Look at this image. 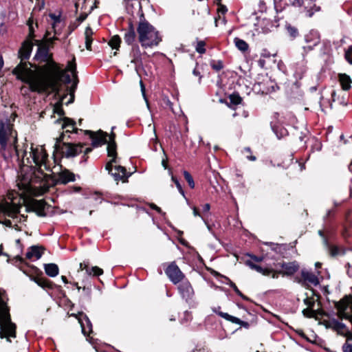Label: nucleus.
Wrapping results in <instances>:
<instances>
[{
    "label": "nucleus",
    "mask_w": 352,
    "mask_h": 352,
    "mask_svg": "<svg viewBox=\"0 0 352 352\" xmlns=\"http://www.w3.org/2000/svg\"><path fill=\"white\" fill-rule=\"evenodd\" d=\"M12 149V158H16L20 166H30L35 177L39 179L45 177L44 170L51 171L48 164V154L43 146H31L30 157H26V151H20L16 146H10Z\"/></svg>",
    "instance_id": "nucleus-1"
},
{
    "label": "nucleus",
    "mask_w": 352,
    "mask_h": 352,
    "mask_svg": "<svg viewBox=\"0 0 352 352\" xmlns=\"http://www.w3.org/2000/svg\"><path fill=\"white\" fill-rule=\"evenodd\" d=\"M17 133L13 129L8 116L0 113V154L8 162L12 159V149L10 146H16Z\"/></svg>",
    "instance_id": "nucleus-2"
},
{
    "label": "nucleus",
    "mask_w": 352,
    "mask_h": 352,
    "mask_svg": "<svg viewBox=\"0 0 352 352\" xmlns=\"http://www.w3.org/2000/svg\"><path fill=\"white\" fill-rule=\"evenodd\" d=\"M116 134L111 133L109 136V141L107 140V153L109 157H112V160H110L105 166V169L108 171L114 179L115 181L122 180L125 182L127 179L131 176V173H128L125 167L120 165H115L113 164H117L118 162L117 159V151H116V144L115 142Z\"/></svg>",
    "instance_id": "nucleus-3"
},
{
    "label": "nucleus",
    "mask_w": 352,
    "mask_h": 352,
    "mask_svg": "<svg viewBox=\"0 0 352 352\" xmlns=\"http://www.w3.org/2000/svg\"><path fill=\"white\" fill-rule=\"evenodd\" d=\"M141 16L143 19H140L137 28L138 40L141 46L148 48L158 45L162 41L160 32L144 18L143 14Z\"/></svg>",
    "instance_id": "nucleus-4"
},
{
    "label": "nucleus",
    "mask_w": 352,
    "mask_h": 352,
    "mask_svg": "<svg viewBox=\"0 0 352 352\" xmlns=\"http://www.w3.org/2000/svg\"><path fill=\"white\" fill-rule=\"evenodd\" d=\"M6 292L0 288V337H16V325L11 321L10 309L7 306Z\"/></svg>",
    "instance_id": "nucleus-5"
},
{
    "label": "nucleus",
    "mask_w": 352,
    "mask_h": 352,
    "mask_svg": "<svg viewBox=\"0 0 352 352\" xmlns=\"http://www.w3.org/2000/svg\"><path fill=\"white\" fill-rule=\"evenodd\" d=\"M28 85V87L23 86L21 92L23 96H28L30 91L41 93L46 91L49 88L58 91L56 83L47 78H24L20 80Z\"/></svg>",
    "instance_id": "nucleus-6"
},
{
    "label": "nucleus",
    "mask_w": 352,
    "mask_h": 352,
    "mask_svg": "<svg viewBox=\"0 0 352 352\" xmlns=\"http://www.w3.org/2000/svg\"><path fill=\"white\" fill-rule=\"evenodd\" d=\"M64 133H62L58 138H56L54 148L55 151H59L66 158L74 157L82 153L83 144H74L61 142L64 138Z\"/></svg>",
    "instance_id": "nucleus-7"
},
{
    "label": "nucleus",
    "mask_w": 352,
    "mask_h": 352,
    "mask_svg": "<svg viewBox=\"0 0 352 352\" xmlns=\"http://www.w3.org/2000/svg\"><path fill=\"white\" fill-rule=\"evenodd\" d=\"M261 81H256L253 85V89L262 95H267L278 89L277 84L267 76H262Z\"/></svg>",
    "instance_id": "nucleus-8"
},
{
    "label": "nucleus",
    "mask_w": 352,
    "mask_h": 352,
    "mask_svg": "<svg viewBox=\"0 0 352 352\" xmlns=\"http://www.w3.org/2000/svg\"><path fill=\"white\" fill-rule=\"evenodd\" d=\"M301 278H297L296 281L300 283L302 286L304 287H311V286H317L320 284L319 279L316 275H315L312 272L309 271L306 269H302L301 272Z\"/></svg>",
    "instance_id": "nucleus-9"
},
{
    "label": "nucleus",
    "mask_w": 352,
    "mask_h": 352,
    "mask_svg": "<svg viewBox=\"0 0 352 352\" xmlns=\"http://www.w3.org/2000/svg\"><path fill=\"white\" fill-rule=\"evenodd\" d=\"M165 273L173 284L183 280L184 275L175 262L171 263L165 270Z\"/></svg>",
    "instance_id": "nucleus-10"
},
{
    "label": "nucleus",
    "mask_w": 352,
    "mask_h": 352,
    "mask_svg": "<svg viewBox=\"0 0 352 352\" xmlns=\"http://www.w3.org/2000/svg\"><path fill=\"white\" fill-rule=\"evenodd\" d=\"M129 56L131 58V63L134 65L135 69L137 73L139 70L143 67L142 53L139 45L137 43L131 45V50L129 53Z\"/></svg>",
    "instance_id": "nucleus-11"
},
{
    "label": "nucleus",
    "mask_w": 352,
    "mask_h": 352,
    "mask_svg": "<svg viewBox=\"0 0 352 352\" xmlns=\"http://www.w3.org/2000/svg\"><path fill=\"white\" fill-rule=\"evenodd\" d=\"M274 268L279 267H281L283 271H279V273L286 276H292L300 268L299 263L296 261L288 263L283 262L281 263H276L274 262Z\"/></svg>",
    "instance_id": "nucleus-12"
},
{
    "label": "nucleus",
    "mask_w": 352,
    "mask_h": 352,
    "mask_svg": "<svg viewBox=\"0 0 352 352\" xmlns=\"http://www.w3.org/2000/svg\"><path fill=\"white\" fill-rule=\"evenodd\" d=\"M307 60L303 58L300 61L294 63L292 65L293 76L296 80V84L298 80H301L307 73L308 67L307 66Z\"/></svg>",
    "instance_id": "nucleus-13"
},
{
    "label": "nucleus",
    "mask_w": 352,
    "mask_h": 352,
    "mask_svg": "<svg viewBox=\"0 0 352 352\" xmlns=\"http://www.w3.org/2000/svg\"><path fill=\"white\" fill-rule=\"evenodd\" d=\"M178 289L182 298L185 299L186 301L192 298L194 289L188 280H182L178 285Z\"/></svg>",
    "instance_id": "nucleus-14"
},
{
    "label": "nucleus",
    "mask_w": 352,
    "mask_h": 352,
    "mask_svg": "<svg viewBox=\"0 0 352 352\" xmlns=\"http://www.w3.org/2000/svg\"><path fill=\"white\" fill-rule=\"evenodd\" d=\"M85 133L90 135L91 145L93 147H98L102 144H107V138L109 136L107 133H104L102 131H100L98 135L91 131H85Z\"/></svg>",
    "instance_id": "nucleus-15"
},
{
    "label": "nucleus",
    "mask_w": 352,
    "mask_h": 352,
    "mask_svg": "<svg viewBox=\"0 0 352 352\" xmlns=\"http://www.w3.org/2000/svg\"><path fill=\"white\" fill-rule=\"evenodd\" d=\"M34 47V43L32 41H29V40H25L22 44L21 47L18 52V57L21 60H27L30 58L32 50Z\"/></svg>",
    "instance_id": "nucleus-16"
},
{
    "label": "nucleus",
    "mask_w": 352,
    "mask_h": 352,
    "mask_svg": "<svg viewBox=\"0 0 352 352\" xmlns=\"http://www.w3.org/2000/svg\"><path fill=\"white\" fill-rule=\"evenodd\" d=\"M76 180V175L67 168H61V170L57 174L56 184H67L70 182Z\"/></svg>",
    "instance_id": "nucleus-17"
},
{
    "label": "nucleus",
    "mask_w": 352,
    "mask_h": 352,
    "mask_svg": "<svg viewBox=\"0 0 352 352\" xmlns=\"http://www.w3.org/2000/svg\"><path fill=\"white\" fill-rule=\"evenodd\" d=\"M246 265L250 267L252 270L256 271L265 276H269L274 270V263H267L265 267H261L258 265L254 264L252 261L248 260L245 261Z\"/></svg>",
    "instance_id": "nucleus-18"
},
{
    "label": "nucleus",
    "mask_w": 352,
    "mask_h": 352,
    "mask_svg": "<svg viewBox=\"0 0 352 352\" xmlns=\"http://www.w3.org/2000/svg\"><path fill=\"white\" fill-rule=\"evenodd\" d=\"M326 327L336 331L338 335L342 336L347 329L346 325L335 318H330L326 322Z\"/></svg>",
    "instance_id": "nucleus-19"
},
{
    "label": "nucleus",
    "mask_w": 352,
    "mask_h": 352,
    "mask_svg": "<svg viewBox=\"0 0 352 352\" xmlns=\"http://www.w3.org/2000/svg\"><path fill=\"white\" fill-rule=\"evenodd\" d=\"M23 272L30 277V280L35 282L38 286L43 289H53L56 285L51 280L47 278H38L30 275L27 270H23Z\"/></svg>",
    "instance_id": "nucleus-20"
},
{
    "label": "nucleus",
    "mask_w": 352,
    "mask_h": 352,
    "mask_svg": "<svg viewBox=\"0 0 352 352\" xmlns=\"http://www.w3.org/2000/svg\"><path fill=\"white\" fill-rule=\"evenodd\" d=\"M29 72L30 69L28 68V63L21 60L20 63L12 70V74L16 76L18 80L28 78L27 75Z\"/></svg>",
    "instance_id": "nucleus-21"
},
{
    "label": "nucleus",
    "mask_w": 352,
    "mask_h": 352,
    "mask_svg": "<svg viewBox=\"0 0 352 352\" xmlns=\"http://www.w3.org/2000/svg\"><path fill=\"white\" fill-rule=\"evenodd\" d=\"M78 321L82 328V333L85 336H88L92 332V324L87 316L83 313L79 314Z\"/></svg>",
    "instance_id": "nucleus-22"
},
{
    "label": "nucleus",
    "mask_w": 352,
    "mask_h": 352,
    "mask_svg": "<svg viewBox=\"0 0 352 352\" xmlns=\"http://www.w3.org/2000/svg\"><path fill=\"white\" fill-rule=\"evenodd\" d=\"M43 248L42 246L39 245H32L29 248L28 252H26L25 256L28 259H39L42 255Z\"/></svg>",
    "instance_id": "nucleus-23"
},
{
    "label": "nucleus",
    "mask_w": 352,
    "mask_h": 352,
    "mask_svg": "<svg viewBox=\"0 0 352 352\" xmlns=\"http://www.w3.org/2000/svg\"><path fill=\"white\" fill-rule=\"evenodd\" d=\"M49 55V47L46 45H38L34 58L43 62L47 61Z\"/></svg>",
    "instance_id": "nucleus-24"
},
{
    "label": "nucleus",
    "mask_w": 352,
    "mask_h": 352,
    "mask_svg": "<svg viewBox=\"0 0 352 352\" xmlns=\"http://www.w3.org/2000/svg\"><path fill=\"white\" fill-rule=\"evenodd\" d=\"M80 266L82 270H85L88 276H99L103 274V270L97 266L89 267L85 263H80Z\"/></svg>",
    "instance_id": "nucleus-25"
},
{
    "label": "nucleus",
    "mask_w": 352,
    "mask_h": 352,
    "mask_svg": "<svg viewBox=\"0 0 352 352\" xmlns=\"http://www.w3.org/2000/svg\"><path fill=\"white\" fill-rule=\"evenodd\" d=\"M305 41L307 44L317 45L320 42L319 34L316 31H311L305 36Z\"/></svg>",
    "instance_id": "nucleus-26"
},
{
    "label": "nucleus",
    "mask_w": 352,
    "mask_h": 352,
    "mask_svg": "<svg viewBox=\"0 0 352 352\" xmlns=\"http://www.w3.org/2000/svg\"><path fill=\"white\" fill-rule=\"evenodd\" d=\"M75 126H76L75 121H74L73 120L68 118H64L63 123L62 124V128L67 129L65 131L66 133H72V132L77 133L78 129Z\"/></svg>",
    "instance_id": "nucleus-27"
},
{
    "label": "nucleus",
    "mask_w": 352,
    "mask_h": 352,
    "mask_svg": "<svg viewBox=\"0 0 352 352\" xmlns=\"http://www.w3.org/2000/svg\"><path fill=\"white\" fill-rule=\"evenodd\" d=\"M44 270L46 274L50 277H55L58 274L59 269L55 263H47L44 265Z\"/></svg>",
    "instance_id": "nucleus-28"
},
{
    "label": "nucleus",
    "mask_w": 352,
    "mask_h": 352,
    "mask_svg": "<svg viewBox=\"0 0 352 352\" xmlns=\"http://www.w3.org/2000/svg\"><path fill=\"white\" fill-rule=\"evenodd\" d=\"M325 247L328 249L329 254L331 256H336L338 255H344V254H345L346 251V250L345 248H340L337 245H331L329 243V245L325 246Z\"/></svg>",
    "instance_id": "nucleus-29"
},
{
    "label": "nucleus",
    "mask_w": 352,
    "mask_h": 352,
    "mask_svg": "<svg viewBox=\"0 0 352 352\" xmlns=\"http://www.w3.org/2000/svg\"><path fill=\"white\" fill-rule=\"evenodd\" d=\"M265 244L270 245L273 252L281 256H283L284 252L286 251V246L284 244L274 243L272 242H266Z\"/></svg>",
    "instance_id": "nucleus-30"
},
{
    "label": "nucleus",
    "mask_w": 352,
    "mask_h": 352,
    "mask_svg": "<svg viewBox=\"0 0 352 352\" xmlns=\"http://www.w3.org/2000/svg\"><path fill=\"white\" fill-rule=\"evenodd\" d=\"M226 282H225V284L228 285L230 287L233 289L234 292L240 296L243 300L249 301L250 298L242 294V292L238 289L237 286L234 283H233L229 278L225 277Z\"/></svg>",
    "instance_id": "nucleus-31"
},
{
    "label": "nucleus",
    "mask_w": 352,
    "mask_h": 352,
    "mask_svg": "<svg viewBox=\"0 0 352 352\" xmlns=\"http://www.w3.org/2000/svg\"><path fill=\"white\" fill-rule=\"evenodd\" d=\"M234 43L239 50L243 52L248 50L249 45L244 40L236 37L234 39Z\"/></svg>",
    "instance_id": "nucleus-32"
},
{
    "label": "nucleus",
    "mask_w": 352,
    "mask_h": 352,
    "mask_svg": "<svg viewBox=\"0 0 352 352\" xmlns=\"http://www.w3.org/2000/svg\"><path fill=\"white\" fill-rule=\"evenodd\" d=\"M308 3V5L313 4V6H310V8H308V6H305V9L306 10V15L309 17H311L316 12H318L320 10V6H317L314 3V0L312 1H307Z\"/></svg>",
    "instance_id": "nucleus-33"
},
{
    "label": "nucleus",
    "mask_w": 352,
    "mask_h": 352,
    "mask_svg": "<svg viewBox=\"0 0 352 352\" xmlns=\"http://www.w3.org/2000/svg\"><path fill=\"white\" fill-rule=\"evenodd\" d=\"M285 29L287 33L292 40L295 39L299 34L297 28L292 25L290 23H286Z\"/></svg>",
    "instance_id": "nucleus-34"
},
{
    "label": "nucleus",
    "mask_w": 352,
    "mask_h": 352,
    "mask_svg": "<svg viewBox=\"0 0 352 352\" xmlns=\"http://www.w3.org/2000/svg\"><path fill=\"white\" fill-rule=\"evenodd\" d=\"M135 38H136L135 32H127V31L125 32L124 35V42L128 45H134Z\"/></svg>",
    "instance_id": "nucleus-35"
},
{
    "label": "nucleus",
    "mask_w": 352,
    "mask_h": 352,
    "mask_svg": "<svg viewBox=\"0 0 352 352\" xmlns=\"http://www.w3.org/2000/svg\"><path fill=\"white\" fill-rule=\"evenodd\" d=\"M66 71L72 73L74 79H77L76 64L75 62V57H73L71 61H69L66 67Z\"/></svg>",
    "instance_id": "nucleus-36"
},
{
    "label": "nucleus",
    "mask_w": 352,
    "mask_h": 352,
    "mask_svg": "<svg viewBox=\"0 0 352 352\" xmlns=\"http://www.w3.org/2000/svg\"><path fill=\"white\" fill-rule=\"evenodd\" d=\"M121 43V38L118 35H115L111 38L109 41V45L116 50H118Z\"/></svg>",
    "instance_id": "nucleus-37"
},
{
    "label": "nucleus",
    "mask_w": 352,
    "mask_h": 352,
    "mask_svg": "<svg viewBox=\"0 0 352 352\" xmlns=\"http://www.w3.org/2000/svg\"><path fill=\"white\" fill-rule=\"evenodd\" d=\"M273 131L276 134V137L278 139H280L281 138L285 136L287 134V131L286 129L283 127H278V126H272Z\"/></svg>",
    "instance_id": "nucleus-38"
},
{
    "label": "nucleus",
    "mask_w": 352,
    "mask_h": 352,
    "mask_svg": "<svg viewBox=\"0 0 352 352\" xmlns=\"http://www.w3.org/2000/svg\"><path fill=\"white\" fill-rule=\"evenodd\" d=\"M91 284H89L88 285H84L82 289V292L84 296L86 298L87 301L90 302L91 300V293H92V288H91Z\"/></svg>",
    "instance_id": "nucleus-39"
},
{
    "label": "nucleus",
    "mask_w": 352,
    "mask_h": 352,
    "mask_svg": "<svg viewBox=\"0 0 352 352\" xmlns=\"http://www.w3.org/2000/svg\"><path fill=\"white\" fill-rule=\"evenodd\" d=\"M34 206L35 207L38 209V212H37V214L38 216H41V217H43L45 216V213L43 212L44 210V208H45V202L43 201H41V200H36L34 201Z\"/></svg>",
    "instance_id": "nucleus-40"
},
{
    "label": "nucleus",
    "mask_w": 352,
    "mask_h": 352,
    "mask_svg": "<svg viewBox=\"0 0 352 352\" xmlns=\"http://www.w3.org/2000/svg\"><path fill=\"white\" fill-rule=\"evenodd\" d=\"M229 100L230 104L233 105L239 104L242 101L241 97L237 93H233L232 94L230 95Z\"/></svg>",
    "instance_id": "nucleus-41"
},
{
    "label": "nucleus",
    "mask_w": 352,
    "mask_h": 352,
    "mask_svg": "<svg viewBox=\"0 0 352 352\" xmlns=\"http://www.w3.org/2000/svg\"><path fill=\"white\" fill-rule=\"evenodd\" d=\"M340 82H341L342 87L343 89L348 90L351 88V85H350L351 79H350L349 76H348L345 74L343 75L341 77Z\"/></svg>",
    "instance_id": "nucleus-42"
},
{
    "label": "nucleus",
    "mask_w": 352,
    "mask_h": 352,
    "mask_svg": "<svg viewBox=\"0 0 352 352\" xmlns=\"http://www.w3.org/2000/svg\"><path fill=\"white\" fill-rule=\"evenodd\" d=\"M183 175H184V177L185 179L186 180L188 186H190V188H195V182H194V179H193L192 175H190V173L187 170H184Z\"/></svg>",
    "instance_id": "nucleus-43"
},
{
    "label": "nucleus",
    "mask_w": 352,
    "mask_h": 352,
    "mask_svg": "<svg viewBox=\"0 0 352 352\" xmlns=\"http://www.w3.org/2000/svg\"><path fill=\"white\" fill-rule=\"evenodd\" d=\"M171 180L175 183V186H176V187H177V190H179V193H180V194H181V195H182V196H183L186 199H187V198H186V195H185V192H184V190H183L182 186V185H181V184H180V182H179V179H178L176 177H175V176L172 175V177H171Z\"/></svg>",
    "instance_id": "nucleus-44"
},
{
    "label": "nucleus",
    "mask_w": 352,
    "mask_h": 352,
    "mask_svg": "<svg viewBox=\"0 0 352 352\" xmlns=\"http://www.w3.org/2000/svg\"><path fill=\"white\" fill-rule=\"evenodd\" d=\"M210 67L216 72H219L223 67V64L221 60H212L210 62Z\"/></svg>",
    "instance_id": "nucleus-45"
},
{
    "label": "nucleus",
    "mask_w": 352,
    "mask_h": 352,
    "mask_svg": "<svg viewBox=\"0 0 352 352\" xmlns=\"http://www.w3.org/2000/svg\"><path fill=\"white\" fill-rule=\"evenodd\" d=\"M206 43L204 41H198L195 46V50L200 54H203L206 52Z\"/></svg>",
    "instance_id": "nucleus-46"
},
{
    "label": "nucleus",
    "mask_w": 352,
    "mask_h": 352,
    "mask_svg": "<svg viewBox=\"0 0 352 352\" xmlns=\"http://www.w3.org/2000/svg\"><path fill=\"white\" fill-rule=\"evenodd\" d=\"M49 16L50 19L53 20L52 28H55V26L57 23H60L61 22V14L59 13L56 14L55 13H50Z\"/></svg>",
    "instance_id": "nucleus-47"
},
{
    "label": "nucleus",
    "mask_w": 352,
    "mask_h": 352,
    "mask_svg": "<svg viewBox=\"0 0 352 352\" xmlns=\"http://www.w3.org/2000/svg\"><path fill=\"white\" fill-rule=\"evenodd\" d=\"M219 316L220 317L226 319V320L232 322V323H234V322L238 321L236 317L231 316L229 314L226 313V312H219Z\"/></svg>",
    "instance_id": "nucleus-48"
},
{
    "label": "nucleus",
    "mask_w": 352,
    "mask_h": 352,
    "mask_svg": "<svg viewBox=\"0 0 352 352\" xmlns=\"http://www.w3.org/2000/svg\"><path fill=\"white\" fill-rule=\"evenodd\" d=\"M28 28H29V34L25 40H29V41L33 42V41L34 40V38L36 36V35L34 34L35 30H34V26L32 23L28 24Z\"/></svg>",
    "instance_id": "nucleus-49"
},
{
    "label": "nucleus",
    "mask_w": 352,
    "mask_h": 352,
    "mask_svg": "<svg viewBox=\"0 0 352 352\" xmlns=\"http://www.w3.org/2000/svg\"><path fill=\"white\" fill-rule=\"evenodd\" d=\"M60 78L63 80L65 84H70L72 78L69 74H66L65 71H61L60 73Z\"/></svg>",
    "instance_id": "nucleus-50"
},
{
    "label": "nucleus",
    "mask_w": 352,
    "mask_h": 352,
    "mask_svg": "<svg viewBox=\"0 0 352 352\" xmlns=\"http://www.w3.org/2000/svg\"><path fill=\"white\" fill-rule=\"evenodd\" d=\"M344 57L346 61L352 65V45L349 46L345 51Z\"/></svg>",
    "instance_id": "nucleus-51"
},
{
    "label": "nucleus",
    "mask_w": 352,
    "mask_h": 352,
    "mask_svg": "<svg viewBox=\"0 0 352 352\" xmlns=\"http://www.w3.org/2000/svg\"><path fill=\"white\" fill-rule=\"evenodd\" d=\"M342 352H352V343L345 342L342 346Z\"/></svg>",
    "instance_id": "nucleus-52"
},
{
    "label": "nucleus",
    "mask_w": 352,
    "mask_h": 352,
    "mask_svg": "<svg viewBox=\"0 0 352 352\" xmlns=\"http://www.w3.org/2000/svg\"><path fill=\"white\" fill-rule=\"evenodd\" d=\"M76 83L77 82L76 81H74L73 85L71 87V89H70V96H71V98H70V100L68 101L67 104L72 103L74 101V91H75V89L76 88Z\"/></svg>",
    "instance_id": "nucleus-53"
},
{
    "label": "nucleus",
    "mask_w": 352,
    "mask_h": 352,
    "mask_svg": "<svg viewBox=\"0 0 352 352\" xmlns=\"http://www.w3.org/2000/svg\"><path fill=\"white\" fill-rule=\"evenodd\" d=\"M149 206L151 209L153 210H155L157 213H159L160 214L162 215V216H165L166 215V213L164 212L162 209L158 207L157 205H155V204H149Z\"/></svg>",
    "instance_id": "nucleus-54"
},
{
    "label": "nucleus",
    "mask_w": 352,
    "mask_h": 352,
    "mask_svg": "<svg viewBox=\"0 0 352 352\" xmlns=\"http://www.w3.org/2000/svg\"><path fill=\"white\" fill-rule=\"evenodd\" d=\"M346 338L345 342H349L352 340V332L347 328V329L344 331V334L342 336Z\"/></svg>",
    "instance_id": "nucleus-55"
},
{
    "label": "nucleus",
    "mask_w": 352,
    "mask_h": 352,
    "mask_svg": "<svg viewBox=\"0 0 352 352\" xmlns=\"http://www.w3.org/2000/svg\"><path fill=\"white\" fill-rule=\"evenodd\" d=\"M237 320L238 321L234 322V324H240L241 327H244L245 329H249L250 328V325L249 322L243 321V320H241L239 318H237Z\"/></svg>",
    "instance_id": "nucleus-56"
},
{
    "label": "nucleus",
    "mask_w": 352,
    "mask_h": 352,
    "mask_svg": "<svg viewBox=\"0 0 352 352\" xmlns=\"http://www.w3.org/2000/svg\"><path fill=\"white\" fill-rule=\"evenodd\" d=\"M318 234L322 238L324 245V246H328L329 245V241H328L327 238L325 236L323 230H320L318 231Z\"/></svg>",
    "instance_id": "nucleus-57"
},
{
    "label": "nucleus",
    "mask_w": 352,
    "mask_h": 352,
    "mask_svg": "<svg viewBox=\"0 0 352 352\" xmlns=\"http://www.w3.org/2000/svg\"><path fill=\"white\" fill-rule=\"evenodd\" d=\"M88 14L83 12L80 14V16L76 19V21L80 24L82 23L87 17Z\"/></svg>",
    "instance_id": "nucleus-58"
},
{
    "label": "nucleus",
    "mask_w": 352,
    "mask_h": 352,
    "mask_svg": "<svg viewBox=\"0 0 352 352\" xmlns=\"http://www.w3.org/2000/svg\"><path fill=\"white\" fill-rule=\"evenodd\" d=\"M248 256L253 260L255 262H261L263 261V260L265 259V256H255V255H253V254H248Z\"/></svg>",
    "instance_id": "nucleus-59"
},
{
    "label": "nucleus",
    "mask_w": 352,
    "mask_h": 352,
    "mask_svg": "<svg viewBox=\"0 0 352 352\" xmlns=\"http://www.w3.org/2000/svg\"><path fill=\"white\" fill-rule=\"evenodd\" d=\"M274 9L277 13L281 12L283 9L281 6L278 5V3L280 2L281 0H273Z\"/></svg>",
    "instance_id": "nucleus-60"
},
{
    "label": "nucleus",
    "mask_w": 352,
    "mask_h": 352,
    "mask_svg": "<svg viewBox=\"0 0 352 352\" xmlns=\"http://www.w3.org/2000/svg\"><path fill=\"white\" fill-rule=\"evenodd\" d=\"M315 46L316 45H313L312 44H309L307 46H304L302 47V49H303V54H302L303 56H305V54H307L309 52L311 51Z\"/></svg>",
    "instance_id": "nucleus-61"
},
{
    "label": "nucleus",
    "mask_w": 352,
    "mask_h": 352,
    "mask_svg": "<svg viewBox=\"0 0 352 352\" xmlns=\"http://www.w3.org/2000/svg\"><path fill=\"white\" fill-rule=\"evenodd\" d=\"M228 12V8L223 4H219L218 8V12L221 14H225Z\"/></svg>",
    "instance_id": "nucleus-62"
},
{
    "label": "nucleus",
    "mask_w": 352,
    "mask_h": 352,
    "mask_svg": "<svg viewBox=\"0 0 352 352\" xmlns=\"http://www.w3.org/2000/svg\"><path fill=\"white\" fill-rule=\"evenodd\" d=\"M79 25V23H78L76 21L72 22L68 27L70 33L72 32L76 28H77Z\"/></svg>",
    "instance_id": "nucleus-63"
},
{
    "label": "nucleus",
    "mask_w": 352,
    "mask_h": 352,
    "mask_svg": "<svg viewBox=\"0 0 352 352\" xmlns=\"http://www.w3.org/2000/svg\"><path fill=\"white\" fill-rule=\"evenodd\" d=\"M345 267L346 268L347 274L349 277L352 278V265H351L349 263H347L345 265Z\"/></svg>",
    "instance_id": "nucleus-64"
}]
</instances>
